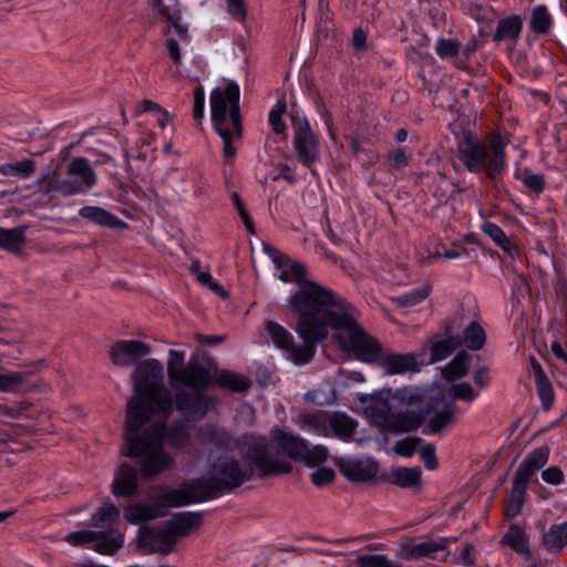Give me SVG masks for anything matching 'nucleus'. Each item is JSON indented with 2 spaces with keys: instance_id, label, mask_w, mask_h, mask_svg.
Here are the masks:
<instances>
[{
  "instance_id": "nucleus-15",
  "label": "nucleus",
  "mask_w": 567,
  "mask_h": 567,
  "mask_svg": "<svg viewBox=\"0 0 567 567\" xmlns=\"http://www.w3.org/2000/svg\"><path fill=\"white\" fill-rule=\"evenodd\" d=\"M151 351V347L140 340H121L110 348L109 354L115 365L130 367Z\"/></svg>"
},
{
  "instance_id": "nucleus-64",
  "label": "nucleus",
  "mask_w": 567,
  "mask_h": 567,
  "mask_svg": "<svg viewBox=\"0 0 567 567\" xmlns=\"http://www.w3.org/2000/svg\"><path fill=\"white\" fill-rule=\"evenodd\" d=\"M198 341L204 346H217L225 340L224 336H198Z\"/></svg>"
},
{
  "instance_id": "nucleus-13",
  "label": "nucleus",
  "mask_w": 567,
  "mask_h": 567,
  "mask_svg": "<svg viewBox=\"0 0 567 567\" xmlns=\"http://www.w3.org/2000/svg\"><path fill=\"white\" fill-rule=\"evenodd\" d=\"M137 542L144 554L161 555L172 553L177 543L166 523L155 527L142 526L138 530Z\"/></svg>"
},
{
  "instance_id": "nucleus-55",
  "label": "nucleus",
  "mask_w": 567,
  "mask_h": 567,
  "mask_svg": "<svg viewBox=\"0 0 567 567\" xmlns=\"http://www.w3.org/2000/svg\"><path fill=\"white\" fill-rule=\"evenodd\" d=\"M205 112V92L203 86H196L194 90L193 117L200 121Z\"/></svg>"
},
{
  "instance_id": "nucleus-39",
  "label": "nucleus",
  "mask_w": 567,
  "mask_h": 567,
  "mask_svg": "<svg viewBox=\"0 0 567 567\" xmlns=\"http://www.w3.org/2000/svg\"><path fill=\"white\" fill-rule=\"evenodd\" d=\"M503 544L519 554L528 553V542L525 532L517 525H512L502 538Z\"/></svg>"
},
{
  "instance_id": "nucleus-51",
  "label": "nucleus",
  "mask_w": 567,
  "mask_h": 567,
  "mask_svg": "<svg viewBox=\"0 0 567 567\" xmlns=\"http://www.w3.org/2000/svg\"><path fill=\"white\" fill-rule=\"evenodd\" d=\"M537 393L545 409H549L554 402V391L548 378L535 381Z\"/></svg>"
},
{
  "instance_id": "nucleus-9",
  "label": "nucleus",
  "mask_w": 567,
  "mask_h": 567,
  "mask_svg": "<svg viewBox=\"0 0 567 567\" xmlns=\"http://www.w3.org/2000/svg\"><path fill=\"white\" fill-rule=\"evenodd\" d=\"M506 142L499 134H492L485 142L473 137H464L458 143V157L465 168L471 173H485L497 181L506 167Z\"/></svg>"
},
{
  "instance_id": "nucleus-41",
  "label": "nucleus",
  "mask_w": 567,
  "mask_h": 567,
  "mask_svg": "<svg viewBox=\"0 0 567 567\" xmlns=\"http://www.w3.org/2000/svg\"><path fill=\"white\" fill-rule=\"evenodd\" d=\"M120 516V511L113 504H104L92 516L91 525L95 527H110Z\"/></svg>"
},
{
  "instance_id": "nucleus-2",
  "label": "nucleus",
  "mask_w": 567,
  "mask_h": 567,
  "mask_svg": "<svg viewBox=\"0 0 567 567\" xmlns=\"http://www.w3.org/2000/svg\"><path fill=\"white\" fill-rule=\"evenodd\" d=\"M249 447L250 437H246L240 446V458L229 453L215 457L209 462L205 477L171 489L165 499L172 505H188L216 498L249 482L255 474L258 475Z\"/></svg>"
},
{
  "instance_id": "nucleus-8",
  "label": "nucleus",
  "mask_w": 567,
  "mask_h": 567,
  "mask_svg": "<svg viewBox=\"0 0 567 567\" xmlns=\"http://www.w3.org/2000/svg\"><path fill=\"white\" fill-rule=\"evenodd\" d=\"M239 96V86L235 82H229L225 89L216 87L210 93L212 122L223 140V153L227 161L236 154L233 142L241 137Z\"/></svg>"
},
{
  "instance_id": "nucleus-36",
  "label": "nucleus",
  "mask_w": 567,
  "mask_h": 567,
  "mask_svg": "<svg viewBox=\"0 0 567 567\" xmlns=\"http://www.w3.org/2000/svg\"><path fill=\"white\" fill-rule=\"evenodd\" d=\"M457 348H460L458 336H449L447 338L440 339L433 342L431 347V363H435L446 359Z\"/></svg>"
},
{
  "instance_id": "nucleus-50",
  "label": "nucleus",
  "mask_w": 567,
  "mask_h": 567,
  "mask_svg": "<svg viewBox=\"0 0 567 567\" xmlns=\"http://www.w3.org/2000/svg\"><path fill=\"white\" fill-rule=\"evenodd\" d=\"M328 457V450L322 445H316L313 447H309L307 445V453L301 457V461L306 462L309 466H315L317 464L323 463Z\"/></svg>"
},
{
  "instance_id": "nucleus-12",
  "label": "nucleus",
  "mask_w": 567,
  "mask_h": 567,
  "mask_svg": "<svg viewBox=\"0 0 567 567\" xmlns=\"http://www.w3.org/2000/svg\"><path fill=\"white\" fill-rule=\"evenodd\" d=\"M65 540L72 546H82L93 543L94 550L104 555H113L116 553L124 543V537L117 530L94 532V530H79L70 533L65 536Z\"/></svg>"
},
{
  "instance_id": "nucleus-16",
  "label": "nucleus",
  "mask_w": 567,
  "mask_h": 567,
  "mask_svg": "<svg viewBox=\"0 0 567 567\" xmlns=\"http://www.w3.org/2000/svg\"><path fill=\"white\" fill-rule=\"evenodd\" d=\"M171 491L164 492L156 497V502L148 504H132L124 509V518L131 524H140L165 515L167 507H177L178 505L168 504L165 496Z\"/></svg>"
},
{
  "instance_id": "nucleus-35",
  "label": "nucleus",
  "mask_w": 567,
  "mask_h": 567,
  "mask_svg": "<svg viewBox=\"0 0 567 567\" xmlns=\"http://www.w3.org/2000/svg\"><path fill=\"white\" fill-rule=\"evenodd\" d=\"M522 20L518 16H511L502 19L493 35L495 42L516 39L522 31Z\"/></svg>"
},
{
  "instance_id": "nucleus-47",
  "label": "nucleus",
  "mask_w": 567,
  "mask_h": 567,
  "mask_svg": "<svg viewBox=\"0 0 567 567\" xmlns=\"http://www.w3.org/2000/svg\"><path fill=\"white\" fill-rule=\"evenodd\" d=\"M286 102L279 100L269 112V123L274 133L276 134H282L286 131V124L282 121V115L286 112Z\"/></svg>"
},
{
  "instance_id": "nucleus-17",
  "label": "nucleus",
  "mask_w": 567,
  "mask_h": 567,
  "mask_svg": "<svg viewBox=\"0 0 567 567\" xmlns=\"http://www.w3.org/2000/svg\"><path fill=\"white\" fill-rule=\"evenodd\" d=\"M340 472L352 482H368L378 474V464L370 458H346L339 463Z\"/></svg>"
},
{
  "instance_id": "nucleus-45",
  "label": "nucleus",
  "mask_w": 567,
  "mask_h": 567,
  "mask_svg": "<svg viewBox=\"0 0 567 567\" xmlns=\"http://www.w3.org/2000/svg\"><path fill=\"white\" fill-rule=\"evenodd\" d=\"M359 567H401L382 554H367L357 558Z\"/></svg>"
},
{
  "instance_id": "nucleus-56",
  "label": "nucleus",
  "mask_w": 567,
  "mask_h": 567,
  "mask_svg": "<svg viewBox=\"0 0 567 567\" xmlns=\"http://www.w3.org/2000/svg\"><path fill=\"white\" fill-rule=\"evenodd\" d=\"M334 478V472L333 470L329 467H319L311 474V480L313 484L318 486H322L324 484H328L332 482Z\"/></svg>"
},
{
  "instance_id": "nucleus-23",
  "label": "nucleus",
  "mask_w": 567,
  "mask_h": 567,
  "mask_svg": "<svg viewBox=\"0 0 567 567\" xmlns=\"http://www.w3.org/2000/svg\"><path fill=\"white\" fill-rule=\"evenodd\" d=\"M79 215L102 227L120 229L126 226L117 216L99 206H84L79 210Z\"/></svg>"
},
{
  "instance_id": "nucleus-33",
  "label": "nucleus",
  "mask_w": 567,
  "mask_h": 567,
  "mask_svg": "<svg viewBox=\"0 0 567 567\" xmlns=\"http://www.w3.org/2000/svg\"><path fill=\"white\" fill-rule=\"evenodd\" d=\"M486 341L485 331L476 321H471L463 330V334L458 336L460 347L465 346L471 350H480Z\"/></svg>"
},
{
  "instance_id": "nucleus-42",
  "label": "nucleus",
  "mask_w": 567,
  "mask_h": 567,
  "mask_svg": "<svg viewBox=\"0 0 567 567\" xmlns=\"http://www.w3.org/2000/svg\"><path fill=\"white\" fill-rule=\"evenodd\" d=\"M483 231L503 250L512 255V251L514 250V246L506 236V234L503 231V229L491 221H486L483 225Z\"/></svg>"
},
{
  "instance_id": "nucleus-37",
  "label": "nucleus",
  "mask_w": 567,
  "mask_h": 567,
  "mask_svg": "<svg viewBox=\"0 0 567 567\" xmlns=\"http://www.w3.org/2000/svg\"><path fill=\"white\" fill-rule=\"evenodd\" d=\"M444 548L445 543L443 539L422 542L410 546L403 554V557L405 559H420L427 557L439 550H443Z\"/></svg>"
},
{
  "instance_id": "nucleus-49",
  "label": "nucleus",
  "mask_w": 567,
  "mask_h": 567,
  "mask_svg": "<svg viewBox=\"0 0 567 567\" xmlns=\"http://www.w3.org/2000/svg\"><path fill=\"white\" fill-rule=\"evenodd\" d=\"M452 393L454 400H461L465 402H473L478 393L475 392L473 386L467 382H460L452 385Z\"/></svg>"
},
{
  "instance_id": "nucleus-61",
  "label": "nucleus",
  "mask_w": 567,
  "mask_h": 567,
  "mask_svg": "<svg viewBox=\"0 0 567 567\" xmlns=\"http://www.w3.org/2000/svg\"><path fill=\"white\" fill-rule=\"evenodd\" d=\"M162 109V106L151 100H143L140 102L135 107L136 115L144 113V112H151L153 115L158 112Z\"/></svg>"
},
{
  "instance_id": "nucleus-62",
  "label": "nucleus",
  "mask_w": 567,
  "mask_h": 567,
  "mask_svg": "<svg viewBox=\"0 0 567 567\" xmlns=\"http://www.w3.org/2000/svg\"><path fill=\"white\" fill-rule=\"evenodd\" d=\"M474 382L481 389H484L489 384V372L486 367H482L475 371Z\"/></svg>"
},
{
  "instance_id": "nucleus-60",
  "label": "nucleus",
  "mask_w": 567,
  "mask_h": 567,
  "mask_svg": "<svg viewBox=\"0 0 567 567\" xmlns=\"http://www.w3.org/2000/svg\"><path fill=\"white\" fill-rule=\"evenodd\" d=\"M353 48L358 51L367 49V33L362 29H355L352 34Z\"/></svg>"
},
{
  "instance_id": "nucleus-1",
  "label": "nucleus",
  "mask_w": 567,
  "mask_h": 567,
  "mask_svg": "<svg viewBox=\"0 0 567 567\" xmlns=\"http://www.w3.org/2000/svg\"><path fill=\"white\" fill-rule=\"evenodd\" d=\"M357 309L338 296L302 332L297 344L290 331L277 322L268 321L266 337L284 355L297 365L309 363L317 351V344L333 332L341 349L353 352L365 362H377L381 358V344L358 323Z\"/></svg>"
},
{
  "instance_id": "nucleus-7",
  "label": "nucleus",
  "mask_w": 567,
  "mask_h": 567,
  "mask_svg": "<svg viewBox=\"0 0 567 567\" xmlns=\"http://www.w3.org/2000/svg\"><path fill=\"white\" fill-rule=\"evenodd\" d=\"M249 455L256 463L259 477L289 473L291 464L285 456L299 460L307 453V443L282 430L272 431V439L250 437Z\"/></svg>"
},
{
  "instance_id": "nucleus-44",
  "label": "nucleus",
  "mask_w": 567,
  "mask_h": 567,
  "mask_svg": "<svg viewBox=\"0 0 567 567\" xmlns=\"http://www.w3.org/2000/svg\"><path fill=\"white\" fill-rule=\"evenodd\" d=\"M28 374L25 372H10L0 374V391L17 392L25 383Z\"/></svg>"
},
{
  "instance_id": "nucleus-14",
  "label": "nucleus",
  "mask_w": 567,
  "mask_h": 567,
  "mask_svg": "<svg viewBox=\"0 0 567 567\" xmlns=\"http://www.w3.org/2000/svg\"><path fill=\"white\" fill-rule=\"evenodd\" d=\"M235 445V439L223 426L207 423L197 427L195 432L194 449L198 453H204L209 447L229 452Z\"/></svg>"
},
{
  "instance_id": "nucleus-38",
  "label": "nucleus",
  "mask_w": 567,
  "mask_h": 567,
  "mask_svg": "<svg viewBox=\"0 0 567 567\" xmlns=\"http://www.w3.org/2000/svg\"><path fill=\"white\" fill-rule=\"evenodd\" d=\"M35 172V163L31 159L4 163L0 165V174L7 177L28 178Z\"/></svg>"
},
{
  "instance_id": "nucleus-6",
  "label": "nucleus",
  "mask_w": 567,
  "mask_h": 567,
  "mask_svg": "<svg viewBox=\"0 0 567 567\" xmlns=\"http://www.w3.org/2000/svg\"><path fill=\"white\" fill-rule=\"evenodd\" d=\"M277 268L278 278L287 284L298 285V289L289 297L288 306L298 317L296 332L303 331L339 295L328 287L308 280L305 264L293 260L275 250H269Z\"/></svg>"
},
{
  "instance_id": "nucleus-20",
  "label": "nucleus",
  "mask_w": 567,
  "mask_h": 567,
  "mask_svg": "<svg viewBox=\"0 0 567 567\" xmlns=\"http://www.w3.org/2000/svg\"><path fill=\"white\" fill-rule=\"evenodd\" d=\"M203 522L200 513L184 512L176 514L172 519L166 522L171 533L175 536L176 542L181 537L189 535L197 529Z\"/></svg>"
},
{
  "instance_id": "nucleus-40",
  "label": "nucleus",
  "mask_w": 567,
  "mask_h": 567,
  "mask_svg": "<svg viewBox=\"0 0 567 567\" xmlns=\"http://www.w3.org/2000/svg\"><path fill=\"white\" fill-rule=\"evenodd\" d=\"M553 20L548 9L540 4L533 9L529 25L536 33H547L551 27Z\"/></svg>"
},
{
  "instance_id": "nucleus-57",
  "label": "nucleus",
  "mask_w": 567,
  "mask_h": 567,
  "mask_svg": "<svg viewBox=\"0 0 567 567\" xmlns=\"http://www.w3.org/2000/svg\"><path fill=\"white\" fill-rule=\"evenodd\" d=\"M542 478L551 485H559L564 482L565 475L557 466H551L542 472Z\"/></svg>"
},
{
  "instance_id": "nucleus-59",
  "label": "nucleus",
  "mask_w": 567,
  "mask_h": 567,
  "mask_svg": "<svg viewBox=\"0 0 567 567\" xmlns=\"http://www.w3.org/2000/svg\"><path fill=\"white\" fill-rule=\"evenodd\" d=\"M460 563L464 566H473L474 565V546L471 544H466L460 551L458 555Z\"/></svg>"
},
{
  "instance_id": "nucleus-48",
  "label": "nucleus",
  "mask_w": 567,
  "mask_h": 567,
  "mask_svg": "<svg viewBox=\"0 0 567 567\" xmlns=\"http://www.w3.org/2000/svg\"><path fill=\"white\" fill-rule=\"evenodd\" d=\"M461 43L453 39H439L435 43V52L441 59L455 58L458 55Z\"/></svg>"
},
{
  "instance_id": "nucleus-63",
  "label": "nucleus",
  "mask_w": 567,
  "mask_h": 567,
  "mask_svg": "<svg viewBox=\"0 0 567 567\" xmlns=\"http://www.w3.org/2000/svg\"><path fill=\"white\" fill-rule=\"evenodd\" d=\"M166 49H167V52H168L169 58L172 59V61L175 64H179L181 60H182V56H181V51H179L178 43L175 40L169 39L166 42Z\"/></svg>"
},
{
  "instance_id": "nucleus-30",
  "label": "nucleus",
  "mask_w": 567,
  "mask_h": 567,
  "mask_svg": "<svg viewBox=\"0 0 567 567\" xmlns=\"http://www.w3.org/2000/svg\"><path fill=\"white\" fill-rule=\"evenodd\" d=\"M383 425L393 432H411L421 425L419 417L406 413L392 415L381 414Z\"/></svg>"
},
{
  "instance_id": "nucleus-29",
  "label": "nucleus",
  "mask_w": 567,
  "mask_h": 567,
  "mask_svg": "<svg viewBox=\"0 0 567 567\" xmlns=\"http://www.w3.org/2000/svg\"><path fill=\"white\" fill-rule=\"evenodd\" d=\"M422 471L420 467H396L390 473V482L403 487L413 488L421 485Z\"/></svg>"
},
{
  "instance_id": "nucleus-54",
  "label": "nucleus",
  "mask_w": 567,
  "mask_h": 567,
  "mask_svg": "<svg viewBox=\"0 0 567 567\" xmlns=\"http://www.w3.org/2000/svg\"><path fill=\"white\" fill-rule=\"evenodd\" d=\"M419 453L424 462V465L427 470L433 471L437 467L439 462L436 458V450L433 444H425L420 450Z\"/></svg>"
},
{
  "instance_id": "nucleus-19",
  "label": "nucleus",
  "mask_w": 567,
  "mask_h": 567,
  "mask_svg": "<svg viewBox=\"0 0 567 567\" xmlns=\"http://www.w3.org/2000/svg\"><path fill=\"white\" fill-rule=\"evenodd\" d=\"M388 374H399L405 372H415L417 370V360L413 354L390 353L383 354L377 361Z\"/></svg>"
},
{
  "instance_id": "nucleus-21",
  "label": "nucleus",
  "mask_w": 567,
  "mask_h": 567,
  "mask_svg": "<svg viewBox=\"0 0 567 567\" xmlns=\"http://www.w3.org/2000/svg\"><path fill=\"white\" fill-rule=\"evenodd\" d=\"M297 423L305 432L323 437L330 436V413L328 412L318 411L299 415Z\"/></svg>"
},
{
  "instance_id": "nucleus-32",
  "label": "nucleus",
  "mask_w": 567,
  "mask_h": 567,
  "mask_svg": "<svg viewBox=\"0 0 567 567\" xmlns=\"http://www.w3.org/2000/svg\"><path fill=\"white\" fill-rule=\"evenodd\" d=\"M212 375L213 381L220 388L234 392H244L250 386V381L247 378L231 371L223 370L220 372H212Z\"/></svg>"
},
{
  "instance_id": "nucleus-18",
  "label": "nucleus",
  "mask_w": 567,
  "mask_h": 567,
  "mask_svg": "<svg viewBox=\"0 0 567 567\" xmlns=\"http://www.w3.org/2000/svg\"><path fill=\"white\" fill-rule=\"evenodd\" d=\"M150 6L161 19L174 29L179 38H185L187 29L181 23V10L177 0H148Z\"/></svg>"
},
{
  "instance_id": "nucleus-11",
  "label": "nucleus",
  "mask_w": 567,
  "mask_h": 567,
  "mask_svg": "<svg viewBox=\"0 0 567 567\" xmlns=\"http://www.w3.org/2000/svg\"><path fill=\"white\" fill-rule=\"evenodd\" d=\"M292 128V147L298 161L308 167L313 175H317L312 166L320 159V142L318 136L311 130L307 120L295 123Z\"/></svg>"
},
{
  "instance_id": "nucleus-43",
  "label": "nucleus",
  "mask_w": 567,
  "mask_h": 567,
  "mask_svg": "<svg viewBox=\"0 0 567 567\" xmlns=\"http://www.w3.org/2000/svg\"><path fill=\"white\" fill-rule=\"evenodd\" d=\"M431 288L426 285L412 289L401 296H398L394 300L398 305L403 307H410L420 303L429 297Z\"/></svg>"
},
{
  "instance_id": "nucleus-24",
  "label": "nucleus",
  "mask_w": 567,
  "mask_h": 567,
  "mask_svg": "<svg viewBox=\"0 0 567 567\" xmlns=\"http://www.w3.org/2000/svg\"><path fill=\"white\" fill-rule=\"evenodd\" d=\"M455 423V404L449 403L444 409L435 411L426 422L423 433L427 435H436L444 430L451 427Z\"/></svg>"
},
{
  "instance_id": "nucleus-5",
  "label": "nucleus",
  "mask_w": 567,
  "mask_h": 567,
  "mask_svg": "<svg viewBox=\"0 0 567 567\" xmlns=\"http://www.w3.org/2000/svg\"><path fill=\"white\" fill-rule=\"evenodd\" d=\"M134 396L127 402L126 431H138L153 414L168 417L174 411L172 394L164 389V367L156 359L141 362L132 374Z\"/></svg>"
},
{
  "instance_id": "nucleus-52",
  "label": "nucleus",
  "mask_w": 567,
  "mask_h": 567,
  "mask_svg": "<svg viewBox=\"0 0 567 567\" xmlns=\"http://www.w3.org/2000/svg\"><path fill=\"white\" fill-rule=\"evenodd\" d=\"M421 439L419 437H406L395 443L394 452L401 456L410 457L415 452Z\"/></svg>"
},
{
  "instance_id": "nucleus-34",
  "label": "nucleus",
  "mask_w": 567,
  "mask_h": 567,
  "mask_svg": "<svg viewBox=\"0 0 567 567\" xmlns=\"http://www.w3.org/2000/svg\"><path fill=\"white\" fill-rule=\"evenodd\" d=\"M543 543L547 550L559 553L567 545V522L551 525L543 535Z\"/></svg>"
},
{
  "instance_id": "nucleus-22",
  "label": "nucleus",
  "mask_w": 567,
  "mask_h": 567,
  "mask_svg": "<svg viewBox=\"0 0 567 567\" xmlns=\"http://www.w3.org/2000/svg\"><path fill=\"white\" fill-rule=\"evenodd\" d=\"M138 485V475L134 467L123 464L115 473L113 493L115 496H131Z\"/></svg>"
},
{
  "instance_id": "nucleus-53",
  "label": "nucleus",
  "mask_w": 567,
  "mask_h": 567,
  "mask_svg": "<svg viewBox=\"0 0 567 567\" xmlns=\"http://www.w3.org/2000/svg\"><path fill=\"white\" fill-rule=\"evenodd\" d=\"M388 159L393 169H402L409 165V155L403 147L391 151L388 155Z\"/></svg>"
},
{
  "instance_id": "nucleus-26",
  "label": "nucleus",
  "mask_w": 567,
  "mask_h": 567,
  "mask_svg": "<svg viewBox=\"0 0 567 567\" xmlns=\"http://www.w3.org/2000/svg\"><path fill=\"white\" fill-rule=\"evenodd\" d=\"M357 427L358 422L346 413H330V436L349 442L353 439Z\"/></svg>"
},
{
  "instance_id": "nucleus-28",
  "label": "nucleus",
  "mask_w": 567,
  "mask_h": 567,
  "mask_svg": "<svg viewBox=\"0 0 567 567\" xmlns=\"http://www.w3.org/2000/svg\"><path fill=\"white\" fill-rule=\"evenodd\" d=\"M528 482L526 478L515 474L506 509L509 518H514L520 513Z\"/></svg>"
},
{
  "instance_id": "nucleus-10",
  "label": "nucleus",
  "mask_w": 567,
  "mask_h": 567,
  "mask_svg": "<svg viewBox=\"0 0 567 567\" xmlns=\"http://www.w3.org/2000/svg\"><path fill=\"white\" fill-rule=\"evenodd\" d=\"M96 174L85 157H74L66 167V176L53 189L64 196H73L92 189L96 185Z\"/></svg>"
},
{
  "instance_id": "nucleus-3",
  "label": "nucleus",
  "mask_w": 567,
  "mask_h": 567,
  "mask_svg": "<svg viewBox=\"0 0 567 567\" xmlns=\"http://www.w3.org/2000/svg\"><path fill=\"white\" fill-rule=\"evenodd\" d=\"M164 443L184 449L190 441V426L182 420L167 427L163 423H154L142 434L126 431L125 444L122 454L136 460L141 467L142 476L152 478L168 468L173 458L164 451Z\"/></svg>"
},
{
  "instance_id": "nucleus-4",
  "label": "nucleus",
  "mask_w": 567,
  "mask_h": 567,
  "mask_svg": "<svg viewBox=\"0 0 567 567\" xmlns=\"http://www.w3.org/2000/svg\"><path fill=\"white\" fill-rule=\"evenodd\" d=\"M167 377L171 386L176 390L173 398L176 409L188 419H204L213 402V398L204 393L213 382L210 368L197 357H192L185 363L183 351L169 350Z\"/></svg>"
},
{
  "instance_id": "nucleus-25",
  "label": "nucleus",
  "mask_w": 567,
  "mask_h": 567,
  "mask_svg": "<svg viewBox=\"0 0 567 567\" xmlns=\"http://www.w3.org/2000/svg\"><path fill=\"white\" fill-rule=\"evenodd\" d=\"M548 457L549 449L547 446H539L533 450L520 463L516 474L529 481L530 477L547 463Z\"/></svg>"
},
{
  "instance_id": "nucleus-58",
  "label": "nucleus",
  "mask_w": 567,
  "mask_h": 567,
  "mask_svg": "<svg viewBox=\"0 0 567 567\" xmlns=\"http://www.w3.org/2000/svg\"><path fill=\"white\" fill-rule=\"evenodd\" d=\"M228 12L237 21L246 19V8L244 0H227Z\"/></svg>"
},
{
  "instance_id": "nucleus-27",
  "label": "nucleus",
  "mask_w": 567,
  "mask_h": 567,
  "mask_svg": "<svg viewBox=\"0 0 567 567\" xmlns=\"http://www.w3.org/2000/svg\"><path fill=\"white\" fill-rule=\"evenodd\" d=\"M28 228V225L10 229L0 227V249L12 254L20 252L25 244L24 234Z\"/></svg>"
},
{
  "instance_id": "nucleus-31",
  "label": "nucleus",
  "mask_w": 567,
  "mask_h": 567,
  "mask_svg": "<svg viewBox=\"0 0 567 567\" xmlns=\"http://www.w3.org/2000/svg\"><path fill=\"white\" fill-rule=\"evenodd\" d=\"M471 355L466 351H460L452 361L441 369L443 379L454 381L465 377L468 372Z\"/></svg>"
},
{
  "instance_id": "nucleus-46",
  "label": "nucleus",
  "mask_w": 567,
  "mask_h": 567,
  "mask_svg": "<svg viewBox=\"0 0 567 567\" xmlns=\"http://www.w3.org/2000/svg\"><path fill=\"white\" fill-rule=\"evenodd\" d=\"M516 177L523 182V184L535 193L543 192L545 187V179L542 174H533L527 169H517Z\"/></svg>"
}]
</instances>
